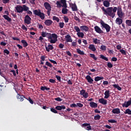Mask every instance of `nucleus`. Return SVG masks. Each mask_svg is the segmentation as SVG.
Segmentation results:
<instances>
[{"label": "nucleus", "instance_id": "nucleus-1", "mask_svg": "<svg viewBox=\"0 0 131 131\" xmlns=\"http://www.w3.org/2000/svg\"><path fill=\"white\" fill-rule=\"evenodd\" d=\"M101 10L103 15H105L107 17L109 16L113 18L115 17V13H116V11H117V15L119 18H123L124 15V13L122 12L121 6H118V8L116 7H109L106 9H105V7H101Z\"/></svg>", "mask_w": 131, "mask_h": 131}, {"label": "nucleus", "instance_id": "nucleus-2", "mask_svg": "<svg viewBox=\"0 0 131 131\" xmlns=\"http://www.w3.org/2000/svg\"><path fill=\"white\" fill-rule=\"evenodd\" d=\"M46 37L48 38V41H50L51 43H56V42L58 41V36L56 34H51L47 33Z\"/></svg>", "mask_w": 131, "mask_h": 131}, {"label": "nucleus", "instance_id": "nucleus-3", "mask_svg": "<svg viewBox=\"0 0 131 131\" xmlns=\"http://www.w3.org/2000/svg\"><path fill=\"white\" fill-rule=\"evenodd\" d=\"M100 24L102 25V29L105 28L106 32H110V30L111 29V27L109 25L105 23L103 20H100Z\"/></svg>", "mask_w": 131, "mask_h": 131}, {"label": "nucleus", "instance_id": "nucleus-4", "mask_svg": "<svg viewBox=\"0 0 131 131\" xmlns=\"http://www.w3.org/2000/svg\"><path fill=\"white\" fill-rule=\"evenodd\" d=\"M57 8H67V4H66V0H61V2L57 1L56 2Z\"/></svg>", "mask_w": 131, "mask_h": 131}, {"label": "nucleus", "instance_id": "nucleus-5", "mask_svg": "<svg viewBox=\"0 0 131 131\" xmlns=\"http://www.w3.org/2000/svg\"><path fill=\"white\" fill-rule=\"evenodd\" d=\"M33 13L36 16H38V17H40L41 20H43V19H45V14L43 13H41L40 10H35L33 11Z\"/></svg>", "mask_w": 131, "mask_h": 131}, {"label": "nucleus", "instance_id": "nucleus-6", "mask_svg": "<svg viewBox=\"0 0 131 131\" xmlns=\"http://www.w3.org/2000/svg\"><path fill=\"white\" fill-rule=\"evenodd\" d=\"M80 94L81 96H83V97L84 98V99H86L89 97V93L88 92H85V90H84L80 91Z\"/></svg>", "mask_w": 131, "mask_h": 131}, {"label": "nucleus", "instance_id": "nucleus-7", "mask_svg": "<svg viewBox=\"0 0 131 131\" xmlns=\"http://www.w3.org/2000/svg\"><path fill=\"white\" fill-rule=\"evenodd\" d=\"M25 24H30L31 23V18L28 15H27L24 19Z\"/></svg>", "mask_w": 131, "mask_h": 131}, {"label": "nucleus", "instance_id": "nucleus-8", "mask_svg": "<svg viewBox=\"0 0 131 131\" xmlns=\"http://www.w3.org/2000/svg\"><path fill=\"white\" fill-rule=\"evenodd\" d=\"M130 105H131V99H130L127 102L125 101L124 103L122 104V107H125V108H127L128 107H129Z\"/></svg>", "mask_w": 131, "mask_h": 131}, {"label": "nucleus", "instance_id": "nucleus-9", "mask_svg": "<svg viewBox=\"0 0 131 131\" xmlns=\"http://www.w3.org/2000/svg\"><path fill=\"white\" fill-rule=\"evenodd\" d=\"M15 10L17 13H22L23 12V7L20 5H17L15 7Z\"/></svg>", "mask_w": 131, "mask_h": 131}, {"label": "nucleus", "instance_id": "nucleus-10", "mask_svg": "<svg viewBox=\"0 0 131 131\" xmlns=\"http://www.w3.org/2000/svg\"><path fill=\"white\" fill-rule=\"evenodd\" d=\"M94 29H95L96 32H97V33H99V34H101V33H104V32H103L102 29H101V28L100 27H99V26H95Z\"/></svg>", "mask_w": 131, "mask_h": 131}, {"label": "nucleus", "instance_id": "nucleus-11", "mask_svg": "<svg viewBox=\"0 0 131 131\" xmlns=\"http://www.w3.org/2000/svg\"><path fill=\"white\" fill-rule=\"evenodd\" d=\"M66 43L67 42H72V38L70 35H67L65 36Z\"/></svg>", "mask_w": 131, "mask_h": 131}, {"label": "nucleus", "instance_id": "nucleus-12", "mask_svg": "<svg viewBox=\"0 0 131 131\" xmlns=\"http://www.w3.org/2000/svg\"><path fill=\"white\" fill-rule=\"evenodd\" d=\"M110 3H111V0H105L103 1V6L107 9L110 6Z\"/></svg>", "mask_w": 131, "mask_h": 131}, {"label": "nucleus", "instance_id": "nucleus-13", "mask_svg": "<svg viewBox=\"0 0 131 131\" xmlns=\"http://www.w3.org/2000/svg\"><path fill=\"white\" fill-rule=\"evenodd\" d=\"M85 78H86V80L88 81V82H89L91 84H92V83H93V82H94V79H93V78H92V77H91V76L87 75L85 77Z\"/></svg>", "mask_w": 131, "mask_h": 131}, {"label": "nucleus", "instance_id": "nucleus-14", "mask_svg": "<svg viewBox=\"0 0 131 131\" xmlns=\"http://www.w3.org/2000/svg\"><path fill=\"white\" fill-rule=\"evenodd\" d=\"M98 102L100 104H102V105H106L107 104V100L104 99L103 98L99 99Z\"/></svg>", "mask_w": 131, "mask_h": 131}, {"label": "nucleus", "instance_id": "nucleus-15", "mask_svg": "<svg viewBox=\"0 0 131 131\" xmlns=\"http://www.w3.org/2000/svg\"><path fill=\"white\" fill-rule=\"evenodd\" d=\"M44 23L47 26H51V25L53 24V21L50 19H47L45 20Z\"/></svg>", "mask_w": 131, "mask_h": 131}, {"label": "nucleus", "instance_id": "nucleus-16", "mask_svg": "<svg viewBox=\"0 0 131 131\" xmlns=\"http://www.w3.org/2000/svg\"><path fill=\"white\" fill-rule=\"evenodd\" d=\"M47 52H50L52 50H54V47L52 45H49L48 46H45Z\"/></svg>", "mask_w": 131, "mask_h": 131}, {"label": "nucleus", "instance_id": "nucleus-17", "mask_svg": "<svg viewBox=\"0 0 131 131\" xmlns=\"http://www.w3.org/2000/svg\"><path fill=\"white\" fill-rule=\"evenodd\" d=\"M90 106L91 108H97L98 107V104L94 101H91L90 103Z\"/></svg>", "mask_w": 131, "mask_h": 131}, {"label": "nucleus", "instance_id": "nucleus-18", "mask_svg": "<svg viewBox=\"0 0 131 131\" xmlns=\"http://www.w3.org/2000/svg\"><path fill=\"white\" fill-rule=\"evenodd\" d=\"M80 29L82 31H85V32L89 31V27L86 26H81L80 27Z\"/></svg>", "mask_w": 131, "mask_h": 131}, {"label": "nucleus", "instance_id": "nucleus-19", "mask_svg": "<svg viewBox=\"0 0 131 131\" xmlns=\"http://www.w3.org/2000/svg\"><path fill=\"white\" fill-rule=\"evenodd\" d=\"M55 109L56 110H58V111H60L61 110H62V109L64 110V109H66V106H65V105H57L55 107Z\"/></svg>", "mask_w": 131, "mask_h": 131}, {"label": "nucleus", "instance_id": "nucleus-20", "mask_svg": "<svg viewBox=\"0 0 131 131\" xmlns=\"http://www.w3.org/2000/svg\"><path fill=\"white\" fill-rule=\"evenodd\" d=\"M44 6H45V8L46 9V10H51V9H52L51 5L48 2H45L44 3Z\"/></svg>", "mask_w": 131, "mask_h": 131}, {"label": "nucleus", "instance_id": "nucleus-21", "mask_svg": "<svg viewBox=\"0 0 131 131\" xmlns=\"http://www.w3.org/2000/svg\"><path fill=\"white\" fill-rule=\"evenodd\" d=\"M89 50H91V51H92V52H96V47H95V45L94 44H91L89 45Z\"/></svg>", "mask_w": 131, "mask_h": 131}, {"label": "nucleus", "instance_id": "nucleus-22", "mask_svg": "<svg viewBox=\"0 0 131 131\" xmlns=\"http://www.w3.org/2000/svg\"><path fill=\"white\" fill-rule=\"evenodd\" d=\"M122 19H121V18H117L116 19V24H118V25H120L121 24H122Z\"/></svg>", "mask_w": 131, "mask_h": 131}, {"label": "nucleus", "instance_id": "nucleus-23", "mask_svg": "<svg viewBox=\"0 0 131 131\" xmlns=\"http://www.w3.org/2000/svg\"><path fill=\"white\" fill-rule=\"evenodd\" d=\"M104 98L108 99L110 97V91L109 90H106L104 93Z\"/></svg>", "mask_w": 131, "mask_h": 131}, {"label": "nucleus", "instance_id": "nucleus-24", "mask_svg": "<svg viewBox=\"0 0 131 131\" xmlns=\"http://www.w3.org/2000/svg\"><path fill=\"white\" fill-rule=\"evenodd\" d=\"M114 114H119L120 113V110L118 108H114L112 110Z\"/></svg>", "mask_w": 131, "mask_h": 131}, {"label": "nucleus", "instance_id": "nucleus-25", "mask_svg": "<svg viewBox=\"0 0 131 131\" xmlns=\"http://www.w3.org/2000/svg\"><path fill=\"white\" fill-rule=\"evenodd\" d=\"M3 18L5 19V20H7L8 22H12V18H11L9 16L7 15H4Z\"/></svg>", "mask_w": 131, "mask_h": 131}, {"label": "nucleus", "instance_id": "nucleus-26", "mask_svg": "<svg viewBox=\"0 0 131 131\" xmlns=\"http://www.w3.org/2000/svg\"><path fill=\"white\" fill-rule=\"evenodd\" d=\"M17 98L20 100V102H23V101H24V98H26L24 96H21L19 94H17Z\"/></svg>", "mask_w": 131, "mask_h": 131}, {"label": "nucleus", "instance_id": "nucleus-27", "mask_svg": "<svg viewBox=\"0 0 131 131\" xmlns=\"http://www.w3.org/2000/svg\"><path fill=\"white\" fill-rule=\"evenodd\" d=\"M21 43H23L24 48H26V47L28 46V43L25 40H21Z\"/></svg>", "mask_w": 131, "mask_h": 131}, {"label": "nucleus", "instance_id": "nucleus-28", "mask_svg": "<svg viewBox=\"0 0 131 131\" xmlns=\"http://www.w3.org/2000/svg\"><path fill=\"white\" fill-rule=\"evenodd\" d=\"M102 79H104V77L97 76L94 78L95 81H99V80H102Z\"/></svg>", "mask_w": 131, "mask_h": 131}, {"label": "nucleus", "instance_id": "nucleus-29", "mask_svg": "<svg viewBox=\"0 0 131 131\" xmlns=\"http://www.w3.org/2000/svg\"><path fill=\"white\" fill-rule=\"evenodd\" d=\"M77 35H78V37H81V38H83V36H84V34L83 32H79L77 33Z\"/></svg>", "mask_w": 131, "mask_h": 131}, {"label": "nucleus", "instance_id": "nucleus-30", "mask_svg": "<svg viewBox=\"0 0 131 131\" xmlns=\"http://www.w3.org/2000/svg\"><path fill=\"white\" fill-rule=\"evenodd\" d=\"M41 91H50V88H48L46 86H41L40 88Z\"/></svg>", "mask_w": 131, "mask_h": 131}, {"label": "nucleus", "instance_id": "nucleus-31", "mask_svg": "<svg viewBox=\"0 0 131 131\" xmlns=\"http://www.w3.org/2000/svg\"><path fill=\"white\" fill-rule=\"evenodd\" d=\"M113 86H114L115 89H117L118 91H121V87H120L118 84H114L113 85Z\"/></svg>", "mask_w": 131, "mask_h": 131}, {"label": "nucleus", "instance_id": "nucleus-32", "mask_svg": "<svg viewBox=\"0 0 131 131\" xmlns=\"http://www.w3.org/2000/svg\"><path fill=\"white\" fill-rule=\"evenodd\" d=\"M100 59H102V60H104L105 61H108V58L106 57V56H104L103 54H101L100 55Z\"/></svg>", "mask_w": 131, "mask_h": 131}, {"label": "nucleus", "instance_id": "nucleus-33", "mask_svg": "<svg viewBox=\"0 0 131 131\" xmlns=\"http://www.w3.org/2000/svg\"><path fill=\"white\" fill-rule=\"evenodd\" d=\"M124 114H128L129 115H131V110L129 108H127L124 112Z\"/></svg>", "mask_w": 131, "mask_h": 131}, {"label": "nucleus", "instance_id": "nucleus-34", "mask_svg": "<svg viewBox=\"0 0 131 131\" xmlns=\"http://www.w3.org/2000/svg\"><path fill=\"white\" fill-rule=\"evenodd\" d=\"M29 10V8L27 7L26 5H24L23 6V11H24L25 12H26Z\"/></svg>", "mask_w": 131, "mask_h": 131}, {"label": "nucleus", "instance_id": "nucleus-35", "mask_svg": "<svg viewBox=\"0 0 131 131\" xmlns=\"http://www.w3.org/2000/svg\"><path fill=\"white\" fill-rule=\"evenodd\" d=\"M125 23L127 26H131V20L130 19H126L125 20Z\"/></svg>", "mask_w": 131, "mask_h": 131}, {"label": "nucleus", "instance_id": "nucleus-36", "mask_svg": "<svg viewBox=\"0 0 131 131\" xmlns=\"http://www.w3.org/2000/svg\"><path fill=\"white\" fill-rule=\"evenodd\" d=\"M77 52L79 55H84V52L83 51H82L80 49H77Z\"/></svg>", "mask_w": 131, "mask_h": 131}, {"label": "nucleus", "instance_id": "nucleus-37", "mask_svg": "<svg viewBox=\"0 0 131 131\" xmlns=\"http://www.w3.org/2000/svg\"><path fill=\"white\" fill-rule=\"evenodd\" d=\"M4 55L6 56V55H9L10 51L8 50V49H5L3 51Z\"/></svg>", "mask_w": 131, "mask_h": 131}, {"label": "nucleus", "instance_id": "nucleus-38", "mask_svg": "<svg viewBox=\"0 0 131 131\" xmlns=\"http://www.w3.org/2000/svg\"><path fill=\"white\" fill-rule=\"evenodd\" d=\"M90 55L91 58H92L93 59H94L95 61H97V60H98V58L96 57V55H95V54H90Z\"/></svg>", "mask_w": 131, "mask_h": 131}, {"label": "nucleus", "instance_id": "nucleus-39", "mask_svg": "<svg viewBox=\"0 0 131 131\" xmlns=\"http://www.w3.org/2000/svg\"><path fill=\"white\" fill-rule=\"evenodd\" d=\"M100 118H101V116H100V115H99V114H98L96 116H94L95 120H100Z\"/></svg>", "mask_w": 131, "mask_h": 131}, {"label": "nucleus", "instance_id": "nucleus-40", "mask_svg": "<svg viewBox=\"0 0 131 131\" xmlns=\"http://www.w3.org/2000/svg\"><path fill=\"white\" fill-rule=\"evenodd\" d=\"M72 9L73 11H77V6H76V5H73L72 6Z\"/></svg>", "mask_w": 131, "mask_h": 131}, {"label": "nucleus", "instance_id": "nucleus-41", "mask_svg": "<svg viewBox=\"0 0 131 131\" xmlns=\"http://www.w3.org/2000/svg\"><path fill=\"white\" fill-rule=\"evenodd\" d=\"M74 29L75 30H76V32H80V29L78 26H75L74 27Z\"/></svg>", "mask_w": 131, "mask_h": 131}, {"label": "nucleus", "instance_id": "nucleus-42", "mask_svg": "<svg viewBox=\"0 0 131 131\" xmlns=\"http://www.w3.org/2000/svg\"><path fill=\"white\" fill-rule=\"evenodd\" d=\"M68 12V9H66V8H63L62 9V14H67Z\"/></svg>", "mask_w": 131, "mask_h": 131}, {"label": "nucleus", "instance_id": "nucleus-43", "mask_svg": "<svg viewBox=\"0 0 131 131\" xmlns=\"http://www.w3.org/2000/svg\"><path fill=\"white\" fill-rule=\"evenodd\" d=\"M120 53H121L122 55H124L125 56H126V51L123 49H121L120 50Z\"/></svg>", "mask_w": 131, "mask_h": 131}, {"label": "nucleus", "instance_id": "nucleus-44", "mask_svg": "<svg viewBox=\"0 0 131 131\" xmlns=\"http://www.w3.org/2000/svg\"><path fill=\"white\" fill-rule=\"evenodd\" d=\"M45 65H46L47 66H48L49 67H50V68L53 67V65L52 64H51V63L49 61H46Z\"/></svg>", "mask_w": 131, "mask_h": 131}, {"label": "nucleus", "instance_id": "nucleus-45", "mask_svg": "<svg viewBox=\"0 0 131 131\" xmlns=\"http://www.w3.org/2000/svg\"><path fill=\"white\" fill-rule=\"evenodd\" d=\"M53 20H54L57 22L60 21V19H59V17H58L57 16H55L53 17Z\"/></svg>", "mask_w": 131, "mask_h": 131}, {"label": "nucleus", "instance_id": "nucleus-46", "mask_svg": "<svg viewBox=\"0 0 131 131\" xmlns=\"http://www.w3.org/2000/svg\"><path fill=\"white\" fill-rule=\"evenodd\" d=\"M50 110H51V112H53V113H55V114L58 113V111L54 108H51Z\"/></svg>", "mask_w": 131, "mask_h": 131}, {"label": "nucleus", "instance_id": "nucleus-47", "mask_svg": "<svg viewBox=\"0 0 131 131\" xmlns=\"http://www.w3.org/2000/svg\"><path fill=\"white\" fill-rule=\"evenodd\" d=\"M64 25H65V24L63 22L59 23V26L60 28H63Z\"/></svg>", "mask_w": 131, "mask_h": 131}, {"label": "nucleus", "instance_id": "nucleus-48", "mask_svg": "<svg viewBox=\"0 0 131 131\" xmlns=\"http://www.w3.org/2000/svg\"><path fill=\"white\" fill-rule=\"evenodd\" d=\"M47 34H48V33H47L46 32H42L41 35L42 37H47Z\"/></svg>", "mask_w": 131, "mask_h": 131}, {"label": "nucleus", "instance_id": "nucleus-49", "mask_svg": "<svg viewBox=\"0 0 131 131\" xmlns=\"http://www.w3.org/2000/svg\"><path fill=\"white\" fill-rule=\"evenodd\" d=\"M26 100H27V101H29V102H30V103L32 104H33V100H32V99H31V98L30 97H29L28 99L26 98Z\"/></svg>", "mask_w": 131, "mask_h": 131}, {"label": "nucleus", "instance_id": "nucleus-50", "mask_svg": "<svg viewBox=\"0 0 131 131\" xmlns=\"http://www.w3.org/2000/svg\"><path fill=\"white\" fill-rule=\"evenodd\" d=\"M63 19L64 20L65 23H68V21H69V18L67 16H64Z\"/></svg>", "mask_w": 131, "mask_h": 131}, {"label": "nucleus", "instance_id": "nucleus-51", "mask_svg": "<svg viewBox=\"0 0 131 131\" xmlns=\"http://www.w3.org/2000/svg\"><path fill=\"white\" fill-rule=\"evenodd\" d=\"M107 66L108 68H112V67H113V64H112L111 62H107Z\"/></svg>", "mask_w": 131, "mask_h": 131}, {"label": "nucleus", "instance_id": "nucleus-52", "mask_svg": "<svg viewBox=\"0 0 131 131\" xmlns=\"http://www.w3.org/2000/svg\"><path fill=\"white\" fill-rule=\"evenodd\" d=\"M108 122H110V123H116L117 122L116 120L114 119L108 120Z\"/></svg>", "mask_w": 131, "mask_h": 131}, {"label": "nucleus", "instance_id": "nucleus-53", "mask_svg": "<svg viewBox=\"0 0 131 131\" xmlns=\"http://www.w3.org/2000/svg\"><path fill=\"white\" fill-rule=\"evenodd\" d=\"M93 42H94L95 45H97V43H98V41H100V40L97 38H93Z\"/></svg>", "mask_w": 131, "mask_h": 131}, {"label": "nucleus", "instance_id": "nucleus-54", "mask_svg": "<svg viewBox=\"0 0 131 131\" xmlns=\"http://www.w3.org/2000/svg\"><path fill=\"white\" fill-rule=\"evenodd\" d=\"M54 100L57 101V102H61L63 100V99H61L60 97L55 98H54Z\"/></svg>", "mask_w": 131, "mask_h": 131}, {"label": "nucleus", "instance_id": "nucleus-55", "mask_svg": "<svg viewBox=\"0 0 131 131\" xmlns=\"http://www.w3.org/2000/svg\"><path fill=\"white\" fill-rule=\"evenodd\" d=\"M77 107H79L80 108H82V107H83V104H82V103H77Z\"/></svg>", "mask_w": 131, "mask_h": 131}, {"label": "nucleus", "instance_id": "nucleus-56", "mask_svg": "<svg viewBox=\"0 0 131 131\" xmlns=\"http://www.w3.org/2000/svg\"><path fill=\"white\" fill-rule=\"evenodd\" d=\"M100 50H102V51H106V46L104 45H102L100 47Z\"/></svg>", "mask_w": 131, "mask_h": 131}, {"label": "nucleus", "instance_id": "nucleus-57", "mask_svg": "<svg viewBox=\"0 0 131 131\" xmlns=\"http://www.w3.org/2000/svg\"><path fill=\"white\" fill-rule=\"evenodd\" d=\"M82 125L83 127H85L89 126V125H91V124L85 123L82 124Z\"/></svg>", "mask_w": 131, "mask_h": 131}, {"label": "nucleus", "instance_id": "nucleus-58", "mask_svg": "<svg viewBox=\"0 0 131 131\" xmlns=\"http://www.w3.org/2000/svg\"><path fill=\"white\" fill-rule=\"evenodd\" d=\"M49 82H51V83H56V80L50 79H49Z\"/></svg>", "mask_w": 131, "mask_h": 131}, {"label": "nucleus", "instance_id": "nucleus-59", "mask_svg": "<svg viewBox=\"0 0 131 131\" xmlns=\"http://www.w3.org/2000/svg\"><path fill=\"white\" fill-rule=\"evenodd\" d=\"M85 129H86L87 130H92V126L91 125L87 126Z\"/></svg>", "mask_w": 131, "mask_h": 131}, {"label": "nucleus", "instance_id": "nucleus-60", "mask_svg": "<svg viewBox=\"0 0 131 131\" xmlns=\"http://www.w3.org/2000/svg\"><path fill=\"white\" fill-rule=\"evenodd\" d=\"M56 78L59 81V82H61V77L58 75H55Z\"/></svg>", "mask_w": 131, "mask_h": 131}, {"label": "nucleus", "instance_id": "nucleus-61", "mask_svg": "<svg viewBox=\"0 0 131 131\" xmlns=\"http://www.w3.org/2000/svg\"><path fill=\"white\" fill-rule=\"evenodd\" d=\"M64 47V45L62 43H60L58 46V48L59 49H63Z\"/></svg>", "mask_w": 131, "mask_h": 131}, {"label": "nucleus", "instance_id": "nucleus-62", "mask_svg": "<svg viewBox=\"0 0 131 131\" xmlns=\"http://www.w3.org/2000/svg\"><path fill=\"white\" fill-rule=\"evenodd\" d=\"M21 28L22 29H23V30H25L26 31H27V28L25 26V25H23L21 26Z\"/></svg>", "mask_w": 131, "mask_h": 131}, {"label": "nucleus", "instance_id": "nucleus-63", "mask_svg": "<svg viewBox=\"0 0 131 131\" xmlns=\"http://www.w3.org/2000/svg\"><path fill=\"white\" fill-rule=\"evenodd\" d=\"M70 107H71V108L76 107H77V104H76L75 103L72 104L70 105Z\"/></svg>", "mask_w": 131, "mask_h": 131}, {"label": "nucleus", "instance_id": "nucleus-64", "mask_svg": "<svg viewBox=\"0 0 131 131\" xmlns=\"http://www.w3.org/2000/svg\"><path fill=\"white\" fill-rule=\"evenodd\" d=\"M45 60H46V56H41V60L40 61H45Z\"/></svg>", "mask_w": 131, "mask_h": 131}]
</instances>
